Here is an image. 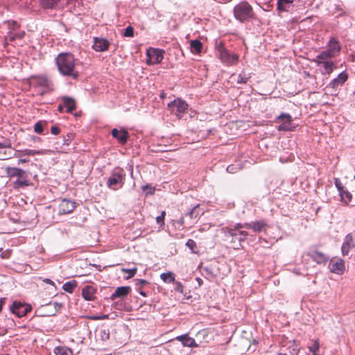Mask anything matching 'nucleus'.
Masks as SVG:
<instances>
[{
  "mask_svg": "<svg viewBox=\"0 0 355 355\" xmlns=\"http://www.w3.org/2000/svg\"><path fill=\"white\" fill-rule=\"evenodd\" d=\"M30 85L33 87H39L47 89L50 87V81L45 76H33L29 78Z\"/></svg>",
  "mask_w": 355,
  "mask_h": 355,
  "instance_id": "obj_9",
  "label": "nucleus"
},
{
  "mask_svg": "<svg viewBox=\"0 0 355 355\" xmlns=\"http://www.w3.org/2000/svg\"><path fill=\"white\" fill-rule=\"evenodd\" d=\"M7 175L10 177H19L22 178L26 172L19 168L17 167H10L8 166L6 169Z\"/></svg>",
  "mask_w": 355,
  "mask_h": 355,
  "instance_id": "obj_26",
  "label": "nucleus"
},
{
  "mask_svg": "<svg viewBox=\"0 0 355 355\" xmlns=\"http://www.w3.org/2000/svg\"><path fill=\"white\" fill-rule=\"evenodd\" d=\"M23 150H15L12 149V157H21V156H24L22 154Z\"/></svg>",
  "mask_w": 355,
  "mask_h": 355,
  "instance_id": "obj_51",
  "label": "nucleus"
},
{
  "mask_svg": "<svg viewBox=\"0 0 355 355\" xmlns=\"http://www.w3.org/2000/svg\"><path fill=\"white\" fill-rule=\"evenodd\" d=\"M137 268H132V269H123L122 271L125 273H128L129 275L127 278H131L135 276V275L137 272Z\"/></svg>",
  "mask_w": 355,
  "mask_h": 355,
  "instance_id": "obj_47",
  "label": "nucleus"
},
{
  "mask_svg": "<svg viewBox=\"0 0 355 355\" xmlns=\"http://www.w3.org/2000/svg\"><path fill=\"white\" fill-rule=\"evenodd\" d=\"M327 49L336 55L339 53L340 51V45L338 40L335 37L331 38L329 41Z\"/></svg>",
  "mask_w": 355,
  "mask_h": 355,
  "instance_id": "obj_29",
  "label": "nucleus"
},
{
  "mask_svg": "<svg viewBox=\"0 0 355 355\" xmlns=\"http://www.w3.org/2000/svg\"><path fill=\"white\" fill-rule=\"evenodd\" d=\"M187 215L189 216L191 218H196L200 215L198 205L195 206L191 210H190Z\"/></svg>",
  "mask_w": 355,
  "mask_h": 355,
  "instance_id": "obj_42",
  "label": "nucleus"
},
{
  "mask_svg": "<svg viewBox=\"0 0 355 355\" xmlns=\"http://www.w3.org/2000/svg\"><path fill=\"white\" fill-rule=\"evenodd\" d=\"M251 78V73H246L245 71H243L239 74L236 83L238 84H246Z\"/></svg>",
  "mask_w": 355,
  "mask_h": 355,
  "instance_id": "obj_31",
  "label": "nucleus"
},
{
  "mask_svg": "<svg viewBox=\"0 0 355 355\" xmlns=\"http://www.w3.org/2000/svg\"><path fill=\"white\" fill-rule=\"evenodd\" d=\"M160 277L166 283H174L175 281V275L171 272H164L161 274Z\"/></svg>",
  "mask_w": 355,
  "mask_h": 355,
  "instance_id": "obj_37",
  "label": "nucleus"
},
{
  "mask_svg": "<svg viewBox=\"0 0 355 355\" xmlns=\"http://www.w3.org/2000/svg\"><path fill=\"white\" fill-rule=\"evenodd\" d=\"M62 0H40L41 6L44 9H56L59 8Z\"/></svg>",
  "mask_w": 355,
  "mask_h": 355,
  "instance_id": "obj_22",
  "label": "nucleus"
},
{
  "mask_svg": "<svg viewBox=\"0 0 355 355\" xmlns=\"http://www.w3.org/2000/svg\"><path fill=\"white\" fill-rule=\"evenodd\" d=\"M94 289L92 286H86L82 290V295L85 300H93L94 299Z\"/></svg>",
  "mask_w": 355,
  "mask_h": 355,
  "instance_id": "obj_27",
  "label": "nucleus"
},
{
  "mask_svg": "<svg viewBox=\"0 0 355 355\" xmlns=\"http://www.w3.org/2000/svg\"><path fill=\"white\" fill-rule=\"evenodd\" d=\"M32 139L34 141H41V138L38 137H36V136H33L32 137Z\"/></svg>",
  "mask_w": 355,
  "mask_h": 355,
  "instance_id": "obj_63",
  "label": "nucleus"
},
{
  "mask_svg": "<svg viewBox=\"0 0 355 355\" xmlns=\"http://www.w3.org/2000/svg\"><path fill=\"white\" fill-rule=\"evenodd\" d=\"M12 157V148L10 142L0 143V160L8 159Z\"/></svg>",
  "mask_w": 355,
  "mask_h": 355,
  "instance_id": "obj_13",
  "label": "nucleus"
},
{
  "mask_svg": "<svg viewBox=\"0 0 355 355\" xmlns=\"http://www.w3.org/2000/svg\"><path fill=\"white\" fill-rule=\"evenodd\" d=\"M245 223H236L233 227H230L231 230H234L235 231H241V229L242 228H245Z\"/></svg>",
  "mask_w": 355,
  "mask_h": 355,
  "instance_id": "obj_49",
  "label": "nucleus"
},
{
  "mask_svg": "<svg viewBox=\"0 0 355 355\" xmlns=\"http://www.w3.org/2000/svg\"><path fill=\"white\" fill-rule=\"evenodd\" d=\"M345 270L344 261L341 259H338L337 261L332 263L331 266V271L332 272L342 275L344 273Z\"/></svg>",
  "mask_w": 355,
  "mask_h": 355,
  "instance_id": "obj_23",
  "label": "nucleus"
},
{
  "mask_svg": "<svg viewBox=\"0 0 355 355\" xmlns=\"http://www.w3.org/2000/svg\"><path fill=\"white\" fill-rule=\"evenodd\" d=\"M107 318H108V315H97V316L92 317V319H94V320H104V319H107Z\"/></svg>",
  "mask_w": 355,
  "mask_h": 355,
  "instance_id": "obj_56",
  "label": "nucleus"
},
{
  "mask_svg": "<svg viewBox=\"0 0 355 355\" xmlns=\"http://www.w3.org/2000/svg\"><path fill=\"white\" fill-rule=\"evenodd\" d=\"M32 309L30 304H24L19 302H14L10 307V311L15 314L18 318L25 316Z\"/></svg>",
  "mask_w": 355,
  "mask_h": 355,
  "instance_id": "obj_7",
  "label": "nucleus"
},
{
  "mask_svg": "<svg viewBox=\"0 0 355 355\" xmlns=\"http://www.w3.org/2000/svg\"><path fill=\"white\" fill-rule=\"evenodd\" d=\"M175 284V291L182 293L184 292V286L180 282H174Z\"/></svg>",
  "mask_w": 355,
  "mask_h": 355,
  "instance_id": "obj_48",
  "label": "nucleus"
},
{
  "mask_svg": "<svg viewBox=\"0 0 355 355\" xmlns=\"http://www.w3.org/2000/svg\"><path fill=\"white\" fill-rule=\"evenodd\" d=\"M62 101L64 106L67 108V112L71 113L76 108V103L73 98L68 96H63Z\"/></svg>",
  "mask_w": 355,
  "mask_h": 355,
  "instance_id": "obj_24",
  "label": "nucleus"
},
{
  "mask_svg": "<svg viewBox=\"0 0 355 355\" xmlns=\"http://www.w3.org/2000/svg\"><path fill=\"white\" fill-rule=\"evenodd\" d=\"M123 36L124 37H133L134 36V28L131 26H128L125 29V31L123 33Z\"/></svg>",
  "mask_w": 355,
  "mask_h": 355,
  "instance_id": "obj_44",
  "label": "nucleus"
},
{
  "mask_svg": "<svg viewBox=\"0 0 355 355\" xmlns=\"http://www.w3.org/2000/svg\"><path fill=\"white\" fill-rule=\"evenodd\" d=\"M29 162V159H26V158H21L18 160L17 163L19 164H24V163H26V162Z\"/></svg>",
  "mask_w": 355,
  "mask_h": 355,
  "instance_id": "obj_58",
  "label": "nucleus"
},
{
  "mask_svg": "<svg viewBox=\"0 0 355 355\" xmlns=\"http://www.w3.org/2000/svg\"><path fill=\"white\" fill-rule=\"evenodd\" d=\"M147 55L149 60H153L152 63H159L163 60V54L161 51L157 49H149L147 51Z\"/></svg>",
  "mask_w": 355,
  "mask_h": 355,
  "instance_id": "obj_18",
  "label": "nucleus"
},
{
  "mask_svg": "<svg viewBox=\"0 0 355 355\" xmlns=\"http://www.w3.org/2000/svg\"><path fill=\"white\" fill-rule=\"evenodd\" d=\"M223 231L227 237L232 239V242L239 241V243L243 242L249 234L246 231H235L229 227L223 228Z\"/></svg>",
  "mask_w": 355,
  "mask_h": 355,
  "instance_id": "obj_6",
  "label": "nucleus"
},
{
  "mask_svg": "<svg viewBox=\"0 0 355 355\" xmlns=\"http://www.w3.org/2000/svg\"><path fill=\"white\" fill-rule=\"evenodd\" d=\"M335 56L336 55L327 49L318 54L313 60H328Z\"/></svg>",
  "mask_w": 355,
  "mask_h": 355,
  "instance_id": "obj_30",
  "label": "nucleus"
},
{
  "mask_svg": "<svg viewBox=\"0 0 355 355\" xmlns=\"http://www.w3.org/2000/svg\"><path fill=\"white\" fill-rule=\"evenodd\" d=\"M125 173L123 168H116L112 171L106 182L107 187L112 190L121 189L125 184Z\"/></svg>",
  "mask_w": 355,
  "mask_h": 355,
  "instance_id": "obj_3",
  "label": "nucleus"
},
{
  "mask_svg": "<svg viewBox=\"0 0 355 355\" xmlns=\"http://www.w3.org/2000/svg\"><path fill=\"white\" fill-rule=\"evenodd\" d=\"M135 281L136 291H138L142 296L146 297L147 294L144 290L146 288V287L150 286V283L144 279H135Z\"/></svg>",
  "mask_w": 355,
  "mask_h": 355,
  "instance_id": "obj_25",
  "label": "nucleus"
},
{
  "mask_svg": "<svg viewBox=\"0 0 355 355\" xmlns=\"http://www.w3.org/2000/svg\"><path fill=\"white\" fill-rule=\"evenodd\" d=\"M295 0H277V8L279 12H288L291 5Z\"/></svg>",
  "mask_w": 355,
  "mask_h": 355,
  "instance_id": "obj_28",
  "label": "nucleus"
},
{
  "mask_svg": "<svg viewBox=\"0 0 355 355\" xmlns=\"http://www.w3.org/2000/svg\"><path fill=\"white\" fill-rule=\"evenodd\" d=\"M8 26H9V28L12 30V31H15L19 26L17 23L16 21H13L12 22H9L8 23Z\"/></svg>",
  "mask_w": 355,
  "mask_h": 355,
  "instance_id": "obj_53",
  "label": "nucleus"
},
{
  "mask_svg": "<svg viewBox=\"0 0 355 355\" xmlns=\"http://www.w3.org/2000/svg\"><path fill=\"white\" fill-rule=\"evenodd\" d=\"M131 291L130 286H120L116 288L115 291L111 295L110 300H114L117 298L123 299Z\"/></svg>",
  "mask_w": 355,
  "mask_h": 355,
  "instance_id": "obj_14",
  "label": "nucleus"
},
{
  "mask_svg": "<svg viewBox=\"0 0 355 355\" xmlns=\"http://www.w3.org/2000/svg\"><path fill=\"white\" fill-rule=\"evenodd\" d=\"M355 248V236L349 234L345 237L344 242L341 247L342 254L347 256L350 249Z\"/></svg>",
  "mask_w": 355,
  "mask_h": 355,
  "instance_id": "obj_12",
  "label": "nucleus"
},
{
  "mask_svg": "<svg viewBox=\"0 0 355 355\" xmlns=\"http://www.w3.org/2000/svg\"><path fill=\"white\" fill-rule=\"evenodd\" d=\"M54 353L55 355H73V352L70 348L62 346L55 347Z\"/></svg>",
  "mask_w": 355,
  "mask_h": 355,
  "instance_id": "obj_32",
  "label": "nucleus"
},
{
  "mask_svg": "<svg viewBox=\"0 0 355 355\" xmlns=\"http://www.w3.org/2000/svg\"><path fill=\"white\" fill-rule=\"evenodd\" d=\"M171 113L181 119L187 112L188 104L184 100L177 98L168 104Z\"/></svg>",
  "mask_w": 355,
  "mask_h": 355,
  "instance_id": "obj_4",
  "label": "nucleus"
},
{
  "mask_svg": "<svg viewBox=\"0 0 355 355\" xmlns=\"http://www.w3.org/2000/svg\"><path fill=\"white\" fill-rule=\"evenodd\" d=\"M186 245L190 249L192 253H198L196 243L193 239H189L186 243Z\"/></svg>",
  "mask_w": 355,
  "mask_h": 355,
  "instance_id": "obj_40",
  "label": "nucleus"
},
{
  "mask_svg": "<svg viewBox=\"0 0 355 355\" xmlns=\"http://www.w3.org/2000/svg\"><path fill=\"white\" fill-rule=\"evenodd\" d=\"M110 42L104 38L95 37L94 40L93 49L96 51H104L109 47Z\"/></svg>",
  "mask_w": 355,
  "mask_h": 355,
  "instance_id": "obj_16",
  "label": "nucleus"
},
{
  "mask_svg": "<svg viewBox=\"0 0 355 355\" xmlns=\"http://www.w3.org/2000/svg\"><path fill=\"white\" fill-rule=\"evenodd\" d=\"M47 153H48V150H44V149H41V150L24 149L22 151V154H24V155H28V156H34L36 155H46Z\"/></svg>",
  "mask_w": 355,
  "mask_h": 355,
  "instance_id": "obj_35",
  "label": "nucleus"
},
{
  "mask_svg": "<svg viewBox=\"0 0 355 355\" xmlns=\"http://www.w3.org/2000/svg\"><path fill=\"white\" fill-rule=\"evenodd\" d=\"M320 343L318 340H313L311 345L309 346V349L313 353V355H319L317 352L319 350Z\"/></svg>",
  "mask_w": 355,
  "mask_h": 355,
  "instance_id": "obj_38",
  "label": "nucleus"
},
{
  "mask_svg": "<svg viewBox=\"0 0 355 355\" xmlns=\"http://www.w3.org/2000/svg\"><path fill=\"white\" fill-rule=\"evenodd\" d=\"M73 139V133H68L67 136L64 137V142L63 145H69V143L72 141Z\"/></svg>",
  "mask_w": 355,
  "mask_h": 355,
  "instance_id": "obj_45",
  "label": "nucleus"
},
{
  "mask_svg": "<svg viewBox=\"0 0 355 355\" xmlns=\"http://www.w3.org/2000/svg\"><path fill=\"white\" fill-rule=\"evenodd\" d=\"M156 222L158 223L161 227L164 225V218L161 217L160 216H158L156 218Z\"/></svg>",
  "mask_w": 355,
  "mask_h": 355,
  "instance_id": "obj_54",
  "label": "nucleus"
},
{
  "mask_svg": "<svg viewBox=\"0 0 355 355\" xmlns=\"http://www.w3.org/2000/svg\"><path fill=\"white\" fill-rule=\"evenodd\" d=\"M34 131L37 134H42L43 132V122L38 121L34 125Z\"/></svg>",
  "mask_w": 355,
  "mask_h": 355,
  "instance_id": "obj_43",
  "label": "nucleus"
},
{
  "mask_svg": "<svg viewBox=\"0 0 355 355\" xmlns=\"http://www.w3.org/2000/svg\"><path fill=\"white\" fill-rule=\"evenodd\" d=\"M340 196L342 200L345 203H347L351 201L352 194L349 191L345 190V189L340 193Z\"/></svg>",
  "mask_w": 355,
  "mask_h": 355,
  "instance_id": "obj_39",
  "label": "nucleus"
},
{
  "mask_svg": "<svg viewBox=\"0 0 355 355\" xmlns=\"http://www.w3.org/2000/svg\"><path fill=\"white\" fill-rule=\"evenodd\" d=\"M64 105L62 104H60L58 105V110L60 112H63V109H64Z\"/></svg>",
  "mask_w": 355,
  "mask_h": 355,
  "instance_id": "obj_60",
  "label": "nucleus"
},
{
  "mask_svg": "<svg viewBox=\"0 0 355 355\" xmlns=\"http://www.w3.org/2000/svg\"><path fill=\"white\" fill-rule=\"evenodd\" d=\"M190 46L193 53H199L201 52L202 44L200 40H194L190 42Z\"/></svg>",
  "mask_w": 355,
  "mask_h": 355,
  "instance_id": "obj_33",
  "label": "nucleus"
},
{
  "mask_svg": "<svg viewBox=\"0 0 355 355\" xmlns=\"http://www.w3.org/2000/svg\"><path fill=\"white\" fill-rule=\"evenodd\" d=\"M178 223L182 225L184 223V217H181L178 220Z\"/></svg>",
  "mask_w": 355,
  "mask_h": 355,
  "instance_id": "obj_62",
  "label": "nucleus"
},
{
  "mask_svg": "<svg viewBox=\"0 0 355 355\" xmlns=\"http://www.w3.org/2000/svg\"><path fill=\"white\" fill-rule=\"evenodd\" d=\"M44 282L49 284H52V285L54 284L53 282H52L50 279H44Z\"/></svg>",
  "mask_w": 355,
  "mask_h": 355,
  "instance_id": "obj_61",
  "label": "nucleus"
},
{
  "mask_svg": "<svg viewBox=\"0 0 355 355\" xmlns=\"http://www.w3.org/2000/svg\"><path fill=\"white\" fill-rule=\"evenodd\" d=\"M245 228L251 229L255 233L266 232L268 225L265 220H255L250 223H245Z\"/></svg>",
  "mask_w": 355,
  "mask_h": 355,
  "instance_id": "obj_10",
  "label": "nucleus"
},
{
  "mask_svg": "<svg viewBox=\"0 0 355 355\" xmlns=\"http://www.w3.org/2000/svg\"><path fill=\"white\" fill-rule=\"evenodd\" d=\"M347 79H348L347 73L345 71H343L340 73H339L336 78L333 79L331 81L330 85L333 88H336L338 85H343V83H345Z\"/></svg>",
  "mask_w": 355,
  "mask_h": 355,
  "instance_id": "obj_21",
  "label": "nucleus"
},
{
  "mask_svg": "<svg viewBox=\"0 0 355 355\" xmlns=\"http://www.w3.org/2000/svg\"><path fill=\"white\" fill-rule=\"evenodd\" d=\"M77 286V282L75 280L69 281L64 283L62 286V289L69 293H73L75 288Z\"/></svg>",
  "mask_w": 355,
  "mask_h": 355,
  "instance_id": "obj_36",
  "label": "nucleus"
},
{
  "mask_svg": "<svg viewBox=\"0 0 355 355\" xmlns=\"http://www.w3.org/2000/svg\"><path fill=\"white\" fill-rule=\"evenodd\" d=\"M334 183L339 193L345 189V187L343 186V184L338 178H334Z\"/></svg>",
  "mask_w": 355,
  "mask_h": 355,
  "instance_id": "obj_46",
  "label": "nucleus"
},
{
  "mask_svg": "<svg viewBox=\"0 0 355 355\" xmlns=\"http://www.w3.org/2000/svg\"><path fill=\"white\" fill-rule=\"evenodd\" d=\"M5 302H6L5 297L0 298V312L2 311L3 306L4 305Z\"/></svg>",
  "mask_w": 355,
  "mask_h": 355,
  "instance_id": "obj_57",
  "label": "nucleus"
},
{
  "mask_svg": "<svg viewBox=\"0 0 355 355\" xmlns=\"http://www.w3.org/2000/svg\"><path fill=\"white\" fill-rule=\"evenodd\" d=\"M196 281L198 282L199 286H201L203 283L202 280L199 277L196 278Z\"/></svg>",
  "mask_w": 355,
  "mask_h": 355,
  "instance_id": "obj_64",
  "label": "nucleus"
},
{
  "mask_svg": "<svg viewBox=\"0 0 355 355\" xmlns=\"http://www.w3.org/2000/svg\"><path fill=\"white\" fill-rule=\"evenodd\" d=\"M203 270L206 272V273H207V275H211V276L213 275L212 272H211V270L209 268H208V267H205V268H204V269H203Z\"/></svg>",
  "mask_w": 355,
  "mask_h": 355,
  "instance_id": "obj_59",
  "label": "nucleus"
},
{
  "mask_svg": "<svg viewBox=\"0 0 355 355\" xmlns=\"http://www.w3.org/2000/svg\"><path fill=\"white\" fill-rule=\"evenodd\" d=\"M300 352V348L297 346H295L292 350L290 351L292 355H297Z\"/></svg>",
  "mask_w": 355,
  "mask_h": 355,
  "instance_id": "obj_55",
  "label": "nucleus"
},
{
  "mask_svg": "<svg viewBox=\"0 0 355 355\" xmlns=\"http://www.w3.org/2000/svg\"><path fill=\"white\" fill-rule=\"evenodd\" d=\"M24 35V31H21L20 33H14L12 31H10L6 37V40L8 42H13L16 39H22Z\"/></svg>",
  "mask_w": 355,
  "mask_h": 355,
  "instance_id": "obj_34",
  "label": "nucleus"
},
{
  "mask_svg": "<svg viewBox=\"0 0 355 355\" xmlns=\"http://www.w3.org/2000/svg\"><path fill=\"white\" fill-rule=\"evenodd\" d=\"M56 64L60 73L65 76L77 79L79 73L76 70V59L70 53H60L56 58Z\"/></svg>",
  "mask_w": 355,
  "mask_h": 355,
  "instance_id": "obj_1",
  "label": "nucleus"
},
{
  "mask_svg": "<svg viewBox=\"0 0 355 355\" xmlns=\"http://www.w3.org/2000/svg\"><path fill=\"white\" fill-rule=\"evenodd\" d=\"M277 120H280L282 123L277 127L279 131H293V128L292 126L293 119L289 114L282 113L277 117Z\"/></svg>",
  "mask_w": 355,
  "mask_h": 355,
  "instance_id": "obj_8",
  "label": "nucleus"
},
{
  "mask_svg": "<svg viewBox=\"0 0 355 355\" xmlns=\"http://www.w3.org/2000/svg\"><path fill=\"white\" fill-rule=\"evenodd\" d=\"M76 207V202L74 201H71L67 200L66 198H63L61 200L59 206L58 210L60 214H68L71 213L75 208Z\"/></svg>",
  "mask_w": 355,
  "mask_h": 355,
  "instance_id": "obj_11",
  "label": "nucleus"
},
{
  "mask_svg": "<svg viewBox=\"0 0 355 355\" xmlns=\"http://www.w3.org/2000/svg\"><path fill=\"white\" fill-rule=\"evenodd\" d=\"M176 340L180 341L182 345L185 347H198V344L196 343L194 338L188 336V334H184L176 337Z\"/></svg>",
  "mask_w": 355,
  "mask_h": 355,
  "instance_id": "obj_20",
  "label": "nucleus"
},
{
  "mask_svg": "<svg viewBox=\"0 0 355 355\" xmlns=\"http://www.w3.org/2000/svg\"><path fill=\"white\" fill-rule=\"evenodd\" d=\"M318 67H322L324 69L323 73L330 74L336 68L335 64L329 60H313Z\"/></svg>",
  "mask_w": 355,
  "mask_h": 355,
  "instance_id": "obj_17",
  "label": "nucleus"
},
{
  "mask_svg": "<svg viewBox=\"0 0 355 355\" xmlns=\"http://www.w3.org/2000/svg\"><path fill=\"white\" fill-rule=\"evenodd\" d=\"M112 136L114 138L117 139V140L119 141L120 144H124L127 142L128 139L129 137V134L127 130L125 129H122L121 130H119L116 128H114L112 130Z\"/></svg>",
  "mask_w": 355,
  "mask_h": 355,
  "instance_id": "obj_15",
  "label": "nucleus"
},
{
  "mask_svg": "<svg viewBox=\"0 0 355 355\" xmlns=\"http://www.w3.org/2000/svg\"><path fill=\"white\" fill-rule=\"evenodd\" d=\"M233 12L236 19L242 23L250 21L254 15L252 7L246 1L236 4Z\"/></svg>",
  "mask_w": 355,
  "mask_h": 355,
  "instance_id": "obj_2",
  "label": "nucleus"
},
{
  "mask_svg": "<svg viewBox=\"0 0 355 355\" xmlns=\"http://www.w3.org/2000/svg\"><path fill=\"white\" fill-rule=\"evenodd\" d=\"M28 182L26 180L17 179L14 182V187L15 189H19L28 186Z\"/></svg>",
  "mask_w": 355,
  "mask_h": 355,
  "instance_id": "obj_41",
  "label": "nucleus"
},
{
  "mask_svg": "<svg viewBox=\"0 0 355 355\" xmlns=\"http://www.w3.org/2000/svg\"><path fill=\"white\" fill-rule=\"evenodd\" d=\"M216 51L221 61L227 64H233L238 60V56L231 54L224 46L223 42L216 44Z\"/></svg>",
  "mask_w": 355,
  "mask_h": 355,
  "instance_id": "obj_5",
  "label": "nucleus"
},
{
  "mask_svg": "<svg viewBox=\"0 0 355 355\" xmlns=\"http://www.w3.org/2000/svg\"><path fill=\"white\" fill-rule=\"evenodd\" d=\"M51 132L53 135H57L60 132V128L58 125H53L51 128Z\"/></svg>",
  "mask_w": 355,
  "mask_h": 355,
  "instance_id": "obj_52",
  "label": "nucleus"
},
{
  "mask_svg": "<svg viewBox=\"0 0 355 355\" xmlns=\"http://www.w3.org/2000/svg\"><path fill=\"white\" fill-rule=\"evenodd\" d=\"M141 189L144 191H146V189L147 190H149L147 193V194H153L154 192H155V189L153 187H152L149 184H146V185H144V186H142L141 187Z\"/></svg>",
  "mask_w": 355,
  "mask_h": 355,
  "instance_id": "obj_50",
  "label": "nucleus"
},
{
  "mask_svg": "<svg viewBox=\"0 0 355 355\" xmlns=\"http://www.w3.org/2000/svg\"><path fill=\"white\" fill-rule=\"evenodd\" d=\"M308 255L317 263H324L327 261V256L318 250L309 252Z\"/></svg>",
  "mask_w": 355,
  "mask_h": 355,
  "instance_id": "obj_19",
  "label": "nucleus"
}]
</instances>
